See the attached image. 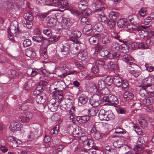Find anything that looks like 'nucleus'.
<instances>
[{
	"instance_id": "1",
	"label": "nucleus",
	"mask_w": 154,
	"mask_h": 154,
	"mask_svg": "<svg viewBox=\"0 0 154 154\" xmlns=\"http://www.w3.org/2000/svg\"><path fill=\"white\" fill-rule=\"evenodd\" d=\"M23 17L25 20H23L22 23L24 27L29 29L33 26L32 21L34 20V17L31 13L29 12L24 14Z\"/></svg>"
},
{
	"instance_id": "2",
	"label": "nucleus",
	"mask_w": 154,
	"mask_h": 154,
	"mask_svg": "<svg viewBox=\"0 0 154 154\" xmlns=\"http://www.w3.org/2000/svg\"><path fill=\"white\" fill-rule=\"evenodd\" d=\"M137 145H135L133 149L135 151H140L142 150L146 146V142L143 137L138 138Z\"/></svg>"
},
{
	"instance_id": "3",
	"label": "nucleus",
	"mask_w": 154,
	"mask_h": 154,
	"mask_svg": "<svg viewBox=\"0 0 154 154\" xmlns=\"http://www.w3.org/2000/svg\"><path fill=\"white\" fill-rule=\"evenodd\" d=\"M101 96L98 94H93L90 98V102L92 106L97 107L99 105L100 101Z\"/></svg>"
},
{
	"instance_id": "4",
	"label": "nucleus",
	"mask_w": 154,
	"mask_h": 154,
	"mask_svg": "<svg viewBox=\"0 0 154 154\" xmlns=\"http://www.w3.org/2000/svg\"><path fill=\"white\" fill-rule=\"evenodd\" d=\"M117 26L119 28H125L126 27L129 30H131L130 24L128 21L127 18H122L120 19L117 22Z\"/></svg>"
},
{
	"instance_id": "5",
	"label": "nucleus",
	"mask_w": 154,
	"mask_h": 154,
	"mask_svg": "<svg viewBox=\"0 0 154 154\" xmlns=\"http://www.w3.org/2000/svg\"><path fill=\"white\" fill-rule=\"evenodd\" d=\"M54 3L55 6L62 9L65 8L68 5L67 0H51L50 4Z\"/></svg>"
},
{
	"instance_id": "6",
	"label": "nucleus",
	"mask_w": 154,
	"mask_h": 154,
	"mask_svg": "<svg viewBox=\"0 0 154 154\" xmlns=\"http://www.w3.org/2000/svg\"><path fill=\"white\" fill-rule=\"evenodd\" d=\"M122 60L125 61L127 65H131V67L133 68V66L138 67V66L134 64L132 62L134 58L130 55L125 54L122 56Z\"/></svg>"
},
{
	"instance_id": "7",
	"label": "nucleus",
	"mask_w": 154,
	"mask_h": 154,
	"mask_svg": "<svg viewBox=\"0 0 154 154\" xmlns=\"http://www.w3.org/2000/svg\"><path fill=\"white\" fill-rule=\"evenodd\" d=\"M72 36H70L69 39L75 43L79 44L81 43L80 41L78 40V38H80L82 35L81 32L79 31H76L73 32Z\"/></svg>"
},
{
	"instance_id": "8",
	"label": "nucleus",
	"mask_w": 154,
	"mask_h": 154,
	"mask_svg": "<svg viewBox=\"0 0 154 154\" xmlns=\"http://www.w3.org/2000/svg\"><path fill=\"white\" fill-rule=\"evenodd\" d=\"M47 105L48 109L52 112L56 111L58 108V104L54 99H52L48 103Z\"/></svg>"
},
{
	"instance_id": "9",
	"label": "nucleus",
	"mask_w": 154,
	"mask_h": 154,
	"mask_svg": "<svg viewBox=\"0 0 154 154\" xmlns=\"http://www.w3.org/2000/svg\"><path fill=\"white\" fill-rule=\"evenodd\" d=\"M99 54L105 60L108 59L112 60L113 58V55L109 50H103L100 51Z\"/></svg>"
},
{
	"instance_id": "10",
	"label": "nucleus",
	"mask_w": 154,
	"mask_h": 154,
	"mask_svg": "<svg viewBox=\"0 0 154 154\" xmlns=\"http://www.w3.org/2000/svg\"><path fill=\"white\" fill-rule=\"evenodd\" d=\"M81 140L84 143V145L87 146L88 149H91L94 147V141L92 139H88L85 135L82 138H81Z\"/></svg>"
},
{
	"instance_id": "11",
	"label": "nucleus",
	"mask_w": 154,
	"mask_h": 154,
	"mask_svg": "<svg viewBox=\"0 0 154 154\" xmlns=\"http://www.w3.org/2000/svg\"><path fill=\"white\" fill-rule=\"evenodd\" d=\"M101 35L100 34H95L91 37L89 39V42L91 45H95L98 44L99 39L100 38Z\"/></svg>"
},
{
	"instance_id": "12",
	"label": "nucleus",
	"mask_w": 154,
	"mask_h": 154,
	"mask_svg": "<svg viewBox=\"0 0 154 154\" xmlns=\"http://www.w3.org/2000/svg\"><path fill=\"white\" fill-rule=\"evenodd\" d=\"M32 116L33 114L31 112H26L25 113L24 115L20 117L21 121L24 123L28 122Z\"/></svg>"
},
{
	"instance_id": "13",
	"label": "nucleus",
	"mask_w": 154,
	"mask_h": 154,
	"mask_svg": "<svg viewBox=\"0 0 154 154\" xmlns=\"http://www.w3.org/2000/svg\"><path fill=\"white\" fill-rule=\"evenodd\" d=\"M127 18L128 21L129 20L131 24L134 25L138 23L139 22L138 16L136 15H130Z\"/></svg>"
},
{
	"instance_id": "14",
	"label": "nucleus",
	"mask_w": 154,
	"mask_h": 154,
	"mask_svg": "<svg viewBox=\"0 0 154 154\" xmlns=\"http://www.w3.org/2000/svg\"><path fill=\"white\" fill-rule=\"evenodd\" d=\"M62 27L63 29L67 30L70 28L71 24V20L68 18H65L62 22Z\"/></svg>"
},
{
	"instance_id": "15",
	"label": "nucleus",
	"mask_w": 154,
	"mask_h": 154,
	"mask_svg": "<svg viewBox=\"0 0 154 154\" xmlns=\"http://www.w3.org/2000/svg\"><path fill=\"white\" fill-rule=\"evenodd\" d=\"M10 126L12 131H19L21 129V124L17 122H12Z\"/></svg>"
},
{
	"instance_id": "16",
	"label": "nucleus",
	"mask_w": 154,
	"mask_h": 154,
	"mask_svg": "<svg viewBox=\"0 0 154 154\" xmlns=\"http://www.w3.org/2000/svg\"><path fill=\"white\" fill-rule=\"evenodd\" d=\"M109 96L110 105L116 107L119 102L117 97L113 95L110 94Z\"/></svg>"
},
{
	"instance_id": "17",
	"label": "nucleus",
	"mask_w": 154,
	"mask_h": 154,
	"mask_svg": "<svg viewBox=\"0 0 154 154\" xmlns=\"http://www.w3.org/2000/svg\"><path fill=\"white\" fill-rule=\"evenodd\" d=\"M46 23L48 26L51 27L56 25V20L54 18L48 17L46 19Z\"/></svg>"
},
{
	"instance_id": "18",
	"label": "nucleus",
	"mask_w": 154,
	"mask_h": 154,
	"mask_svg": "<svg viewBox=\"0 0 154 154\" xmlns=\"http://www.w3.org/2000/svg\"><path fill=\"white\" fill-rule=\"evenodd\" d=\"M78 7L81 11H84L88 8V4L86 0H81L78 4Z\"/></svg>"
},
{
	"instance_id": "19",
	"label": "nucleus",
	"mask_w": 154,
	"mask_h": 154,
	"mask_svg": "<svg viewBox=\"0 0 154 154\" xmlns=\"http://www.w3.org/2000/svg\"><path fill=\"white\" fill-rule=\"evenodd\" d=\"M76 119L79 123L82 124L88 121L90 119V117L88 116H78L76 117Z\"/></svg>"
},
{
	"instance_id": "20",
	"label": "nucleus",
	"mask_w": 154,
	"mask_h": 154,
	"mask_svg": "<svg viewBox=\"0 0 154 154\" xmlns=\"http://www.w3.org/2000/svg\"><path fill=\"white\" fill-rule=\"evenodd\" d=\"M70 48V46L68 44H62L60 48V51L63 53V55H67L69 53Z\"/></svg>"
},
{
	"instance_id": "21",
	"label": "nucleus",
	"mask_w": 154,
	"mask_h": 154,
	"mask_svg": "<svg viewBox=\"0 0 154 154\" xmlns=\"http://www.w3.org/2000/svg\"><path fill=\"white\" fill-rule=\"evenodd\" d=\"M141 27L144 29L141 30L139 32V35L141 38H143L148 35V33L147 30H149V28L145 26H143L142 25L141 26Z\"/></svg>"
},
{
	"instance_id": "22",
	"label": "nucleus",
	"mask_w": 154,
	"mask_h": 154,
	"mask_svg": "<svg viewBox=\"0 0 154 154\" xmlns=\"http://www.w3.org/2000/svg\"><path fill=\"white\" fill-rule=\"evenodd\" d=\"M72 128L73 129L72 134L73 135H74V137L80 138L81 139V138H82L85 136V134H83L81 130L79 131V128H78L77 129L73 128V127H72Z\"/></svg>"
},
{
	"instance_id": "23",
	"label": "nucleus",
	"mask_w": 154,
	"mask_h": 154,
	"mask_svg": "<svg viewBox=\"0 0 154 154\" xmlns=\"http://www.w3.org/2000/svg\"><path fill=\"white\" fill-rule=\"evenodd\" d=\"M123 79L119 76H115L113 77V83L116 87L120 88L122 84Z\"/></svg>"
},
{
	"instance_id": "24",
	"label": "nucleus",
	"mask_w": 154,
	"mask_h": 154,
	"mask_svg": "<svg viewBox=\"0 0 154 154\" xmlns=\"http://www.w3.org/2000/svg\"><path fill=\"white\" fill-rule=\"evenodd\" d=\"M142 82L143 85L147 88L150 87L152 86V79L149 76L146 77Z\"/></svg>"
},
{
	"instance_id": "25",
	"label": "nucleus",
	"mask_w": 154,
	"mask_h": 154,
	"mask_svg": "<svg viewBox=\"0 0 154 154\" xmlns=\"http://www.w3.org/2000/svg\"><path fill=\"white\" fill-rule=\"evenodd\" d=\"M124 140L120 138L118 140H117L113 142V145L115 148L121 149L122 146L124 144Z\"/></svg>"
},
{
	"instance_id": "26",
	"label": "nucleus",
	"mask_w": 154,
	"mask_h": 154,
	"mask_svg": "<svg viewBox=\"0 0 154 154\" xmlns=\"http://www.w3.org/2000/svg\"><path fill=\"white\" fill-rule=\"evenodd\" d=\"M46 94L45 93H42L41 94L36 96V102L38 103L41 104L44 103L45 101V99L44 97H45Z\"/></svg>"
},
{
	"instance_id": "27",
	"label": "nucleus",
	"mask_w": 154,
	"mask_h": 154,
	"mask_svg": "<svg viewBox=\"0 0 154 154\" xmlns=\"http://www.w3.org/2000/svg\"><path fill=\"white\" fill-rule=\"evenodd\" d=\"M47 82L45 81H42L38 83V85L35 89L41 92H43L44 91L43 88L46 86Z\"/></svg>"
},
{
	"instance_id": "28",
	"label": "nucleus",
	"mask_w": 154,
	"mask_h": 154,
	"mask_svg": "<svg viewBox=\"0 0 154 154\" xmlns=\"http://www.w3.org/2000/svg\"><path fill=\"white\" fill-rule=\"evenodd\" d=\"M88 99L87 96L85 94H82L79 97V103L81 105H84L88 101Z\"/></svg>"
},
{
	"instance_id": "29",
	"label": "nucleus",
	"mask_w": 154,
	"mask_h": 154,
	"mask_svg": "<svg viewBox=\"0 0 154 154\" xmlns=\"http://www.w3.org/2000/svg\"><path fill=\"white\" fill-rule=\"evenodd\" d=\"M108 112L107 111H105L103 109H101L99 113L98 116L101 120H105L106 118L107 117V113Z\"/></svg>"
},
{
	"instance_id": "30",
	"label": "nucleus",
	"mask_w": 154,
	"mask_h": 154,
	"mask_svg": "<svg viewBox=\"0 0 154 154\" xmlns=\"http://www.w3.org/2000/svg\"><path fill=\"white\" fill-rule=\"evenodd\" d=\"M41 33L40 31H38L37 34H35L32 37V39L33 40L38 43L41 42L43 37L41 36Z\"/></svg>"
},
{
	"instance_id": "31",
	"label": "nucleus",
	"mask_w": 154,
	"mask_h": 154,
	"mask_svg": "<svg viewBox=\"0 0 154 154\" xmlns=\"http://www.w3.org/2000/svg\"><path fill=\"white\" fill-rule=\"evenodd\" d=\"M134 97V94L128 91H125L123 97L125 100H129L132 99Z\"/></svg>"
},
{
	"instance_id": "32",
	"label": "nucleus",
	"mask_w": 154,
	"mask_h": 154,
	"mask_svg": "<svg viewBox=\"0 0 154 154\" xmlns=\"http://www.w3.org/2000/svg\"><path fill=\"white\" fill-rule=\"evenodd\" d=\"M128 45V44L125 43L121 45V48L120 50L122 53L126 54L128 52L129 49Z\"/></svg>"
},
{
	"instance_id": "33",
	"label": "nucleus",
	"mask_w": 154,
	"mask_h": 154,
	"mask_svg": "<svg viewBox=\"0 0 154 154\" xmlns=\"http://www.w3.org/2000/svg\"><path fill=\"white\" fill-rule=\"evenodd\" d=\"M88 57V53L86 52L83 51L82 52L79 53L77 57L79 60H84L86 59Z\"/></svg>"
},
{
	"instance_id": "34",
	"label": "nucleus",
	"mask_w": 154,
	"mask_h": 154,
	"mask_svg": "<svg viewBox=\"0 0 154 154\" xmlns=\"http://www.w3.org/2000/svg\"><path fill=\"white\" fill-rule=\"evenodd\" d=\"M128 81L127 80H123L122 82V84L120 87L122 88V90L125 91L129 88V85Z\"/></svg>"
},
{
	"instance_id": "35",
	"label": "nucleus",
	"mask_w": 154,
	"mask_h": 154,
	"mask_svg": "<svg viewBox=\"0 0 154 154\" xmlns=\"http://www.w3.org/2000/svg\"><path fill=\"white\" fill-rule=\"evenodd\" d=\"M109 19L106 15L102 13L101 14L99 15L98 17V20L105 24H106L108 20H109Z\"/></svg>"
},
{
	"instance_id": "36",
	"label": "nucleus",
	"mask_w": 154,
	"mask_h": 154,
	"mask_svg": "<svg viewBox=\"0 0 154 154\" xmlns=\"http://www.w3.org/2000/svg\"><path fill=\"white\" fill-rule=\"evenodd\" d=\"M119 14L117 12L112 11L109 13V17L112 20H116L119 17Z\"/></svg>"
},
{
	"instance_id": "37",
	"label": "nucleus",
	"mask_w": 154,
	"mask_h": 154,
	"mask_svg": "<svg viewBox=\"0 0 154 154\" xmlns=\"http://www.w3.org/2000/svg\"><path fill=\"white\" fill-rule=\"evenodd\" d=\"M106 85L109 86H110L113 82V77L111 78L109 76H107L104 79Z\"/></svg>"
},
{
	"instance_id": "38",
	"label": "nucleus",
	"mask_w": 154,
	"mask_h": 154,
	"mask_svg": "<svg viewBox=\"0 0 154 154\" xmlns=\"http://www.w3.org/2000/svg\"><path fill=\"white\" fill-rule=\"evenodd\" d=\"M137 49H146L148 48V46L147 43L144 42L137 43Z\"/></svg>"
},
{
	"instance_id": "39",
	"label": "nucleus",
	"mask_w": 154,
	"mask_h": 154,
	"mask_svg": "<svg viewBox=\"0 0 154 154\" xmlns=\"http://www.w3.org/2000/svg\"><path fill=\"white\" fill-rule=\"evenodd\" d=\"M94 27L96 31L98 32H101L103 29V26L100 22L96 23L94 25Z\"/></svg>"
},
{
	"instance_id": "40",
	"label": "nucleus",
	"mask_w": 154,
	"mask_h": 154,
	"mask_svg": "<svg viewBox=\"0 0 154 154\" xmlns=\"http://www.w3.org/2000/svg\"><path fill=\"white\" fill-rule=\"evenodd\" d=\"M42 130L41 129H36L32 134L35 138H37L42 135Z\"/></svg>"
},
{
	"instance_id": "41",
	"label": "nucleus",
	"mask_w": 154,
	"mask_h": 154,
	"mask_svg": "<svg viewBox=\"0 0 154 154\" xmlns=\"http://www.w3.org/2000/svg\"><path fill=\"white\" fill-rule=\"evenodd\" d=\"M106 83L103 80H99L97 83V85L99 90H102L106 87Z\"/></svg>"
},
{
	"instance_id": "42",
	"label": "nucleus",
	"mask_w": 154,
	"mask_h": 154,
	"mask_svg": "<svg viewBox=\"0 0 154 154\" xmlns=\"http://www.w3.org/2000/svg\"><path fill=\"white\" fill-rule=\"evenodd\" d=\"M51 139L47 135L45 136L44 139V141L45 143L46 144H44L45 147L48 148L49 146Z\"/></svg>"
},
{
	"instance_id": "43",
	"label": "nucleus",
	"mask_w": 154,
	"mask_h": 154,
	"mask_svg": "<svg viewBox=\"0 0 154 154\" xmlns=\"http://www.w3.org/2000/svg\"><path fill=\"white\" fill-rule=\"evenodd\" d=\"M120 48V46L118 43L116 42L112 43L111 46V49L112 51H118Z\"/></svg>"
},
{
	"instance_id": "44",
	"label": "nucleus",
	"mask_w": 154,
	"mask_h": 154,
	"mask_svg": "<svg viewBox=\"0 0 154 154\" xmlns=\"http://www.w3.org/2000/svg\"><path fill=\"white\" fill-rule=\"evenodd\" d=\"M83 31H84L87 34L91 33L92 31L91 25L90 24H88L87 26H86L83 29Z\"/></svg>"
},
{
	"instance_id": "45",
	"label": "nucleus",
	"mask_w": 154,
	"mask_h": 154,
	"mask_svg": "<svg viewBox=\"0 0 154 154\" xmlns=\"http://www.w3.org/2000/svg\"><path fill=\"white\" fill-rule=\"evenodd\" d=\"M51 0H35L37 3L41 5H48L50 3Z\"/></svg>"
},
{
	"instance_id": "46",
	"label": "nucleus",
	"mask_w": 154,
	"mask_h": 154,
	"mask_svg": "<svg viewBox=\"0 0 154 154\" xmlns=\"http://www.w3.org/2000/svg\"><path fill=\"white\" fill-rule=\"evenodd\" d=\"M103 47L102 45L98 43L95 45V46L94 48L95 49V52H97V53L99 52V53H100V51H102L103 49Z\"/></svg>"
},
{
	"instance_id": "47",
	"label": "nucleus",
	"mask_w": 154,
	"mask_h": 154,
	"mask_svg": "<svg viewBox=\"0 0 154 154\" xmlns=\"http://www.w3.org/2000/svg\"><path fill=\"white\" fill-rule=\"evenodd\" d=\"M116 21V20H112V19H109V20H108L106 24L110 28H113L115 26Z\"/></svg>"
},
{
	"instance_id": "48",
	"label": "nucleus",
	"mask_w": 154,
	"mask_h": 154,
	"mask_svg": "<svg viewBox=\"0 0 154 154\" xmlns=\"http://www.w3.org/2000/svg\"><path fill=\"white\" fill-rule=\"evenodd\" d=\"M59 126L58 125H56L54 126L52 129L51 130V134L55 136L58 133Z\"/></svg>"
},
{
	"instance_id": "49",
	"label": "nucleus",
	"mask_w": 154,
	"mask_h": 154,
	"mask_svg": "<svg viewBox=\"0 0 154 154\" xmlns=\"http://www.w3.org/2000/svg\"><path fill=\"white\" fill-rule=\"evenodd\" d=\"M101 101L103 103H104V104L105 105H110L109 95L107 96H104L102 99Z\"/></svg>"
},
{
	"instance_id": "50",
	"label": "nucleus",
	"mask_w": 154,
	"mask_h": 154,
	"mask_svg": "<svg viewBox=\"0 0 154 154\" xmlns=\"http://www.w3.org/2000/svg\"><path fill=\"white\" fill-rule=\"evenodd\" d=\"M129 73L133 75L135 78H137L140 74L141 72L138 70H133L129 71Z\"/></svg>"
},
{
	"instance_id": "51",
	"label": "nucleus",
	"mask_w": 154,
	"mask_h": 154,
	"mask_svg": "<svg viewBox=\"0 0 154 154\" xmlns=\"http://www.w3.org/2000/svg\"><path fill=\"white\" fill-rule=\"evenodd\" d=\"M147 8H146L142 7L139 11L138 14L140 16L143 17L145 16L147 12Z\"/></svg>"
},
{
	"instance_id": "52",
	"label": "nucleus",
	"mask_w": 154,
	"mask_h": 154,
	"mask_svg": "<svg viewBox=\"0 0 154 154\" xmlns=\"http://www.w3.org/2000/svg\"><path fill=\"white\" fill-rule=\"evenodd\" d=\"M75 99L73 96H71L68 97L66 99V101L67 103L69 104V105H73L74 103Z\"/></svg>"
},
{
	"instance_id": "53",
	"label": "nucleus",
	"mask_w": 154,
	"mask_h": 154,
	"mask_svg": "<svg viewBox=\"0 0 154 154\" xmlns=\"http://www.w3.org/2000/svg\"><path fill=\"white\" fill-rule=\"evenodd\" d=\"M70 11L71 13L74 15L79 17V19L80 17L82 16L81 12L79 11L76 10L72 9L70 10Z\"/></svg>"
},
{
	"instance_id": "54",
	"label": "nucleus",
	"mask_w": 154,
	"mask_h": 154,
	"mask_svg": "<svg viewBox=\"0 0 154 154\" xmlns=\"http://www.w3.org/2000/svg\"><path fill=\"white\" fill-rule=\"evenodd\" d=\"M81 14L85 15L86 16H88L90 15L92 13V11L90 9L87 8L84 11H81Z\"/></svg>"
},
{
	"instance_id": "55",
	"label": "nucleus",
	"mask_w": 154,
	"mask_h": 154,
	"mask_svg": "<svg viewBox=\"0 0 154 154\" xmlns=\"http://www.w3.org/2000/svg\"><path fill=\"white\" fill-rule=\"evenodd\" d=\"M51 74V72L46 69H43L39 72V74L45 76H48Z\"/></svg>"
},
{
	"instance_id": "56",
	"label": "nucleus",
	"mask_w": 154,
	"mask_h": 154,
	"mask_svg": "<svg viewBox=\"0 0 154 154\" xmlns=\"http://www.w3.org/2000/svg\"><path fill=\"white\" fill-rule=\"evenodd\" d=\"M105 8L104 7H100L98 6L95 9L93 10V12L95 14L97 13L100 12H102L105 10Z\"/></svg>"
},
{
	"instance_id": "57",
	"label": "nucleus",
	"mask_w": 154,
	"mask_h": 154,
	"mask_svg": "<svg viewBox=\"0 0 154 154\" xmlns=\"http://www.w3.org/2000/svg\"><path fill=\"white\" fill-rule=\"evenodd\" d=\"M107 113V117L105 119V120L108 121L113 120L115 118V116L112 113H109V112Z\"/></svg>"
},
{
	"instance_id": "58",
	"label": "nucleus",
	"mask_w": 154,
	"mask_h": 154,
	"mask_svg": "<svg viewBox=\"0 0 154 154\" xmlns=\"http://www.w3.org/2000/svg\"><path fill=\"white\" fill-rule=\"evenodd\" d=\"M99 66L96 65L93 66L91 69V71L94 74H97L99 72Z\"/></svg>"
},
{
	"instance_id": "59",
	"label": "nucleus",
	"mask_w": 154,
	"mask_h": 154,
	"mask_svg": "<svg viewBox=\"0 0 154 154\" xmlns=\"http://www.w3.org/2000/svg\"><path fill=\"white\" fill-rule=\"evenodd\" d=\"M105 149L106 150V154H112L110 152L114 151V149L112 148L110 146H106L105 147Z\"/></svg>"
},
{
	"instance_id": "60",
	"label": "nucleus",
	"mask_w": 154,
	"mask_h": 154,
	"mask_svg": "<svg viewBox=\"0 0 154 154\" xmlns=\"http://www.w3.org/2000/svg\"><path fill=\"white\" fill-rule=\"evenodd\" d=\"M111 41L110 38L108 36H105L102 39L103 44H107L109 43Z\"/></svg>"
},
{
	"instance_id": "61",
	"label": "nucleus",
	"mask_w": 154,
	"mask_h": 154,
	"mask_svg": "<svg viewBox=\"0 0 154 154\" xmlns=\"http://www.w3.org/2000/svg\"><path fill=\"white\" fill-rule=\"evenodd\" d=\"M31 44V42L30 40L28 39L25 40L23 42V46L26 48L30 46Z\"/></svg>"
},
{
	"instance_id": "62",
	"label": "nucleus",
	"mask_w": 154,
	"mask_h": 154,
	"mask_svg": "<svg viewBox=\"0 0 154 154\" xmlns=\"http://www.w3.org/2000/svg\"><path fill=\"white\" fill-rule=\"evenodd\" d=\"M93 136L96 140H99L102 138L101 134L99 131L93 134Z\"/></svg>"
},
{
	"instance_id": "63",
	"label": "nucleus",
	"mask_w": 154,
	"mask_h": 154,
	"mask_svg": "<svg viewBox=\"0 0 154 154\" xmlns=\"http://www.w3.org/2000/svg\"><path fill=\"white\" fill-rule=\"evenodd\" d=\"M126 132V131L125 130L122 128L119 127L117 128H116L115 133L116 134H123L125 133Z\"/></svg>"
},
{
	"instance_id": "64",
	"label": "nucleus",
	"mask_w": 154,
	"mask_h": 154,
	"mask_svg": "<svg viewBox=\"0 0 154 154\" xmlns=\"http://www.w3.org/2000/svg\"><path fill=\"white\" fill-rule=\"evenodd\" d=\"M145 66L146 69L149 72H151L154 71V66H152L150 64L146 63Z\"/></svg>"
}]
</instances>
